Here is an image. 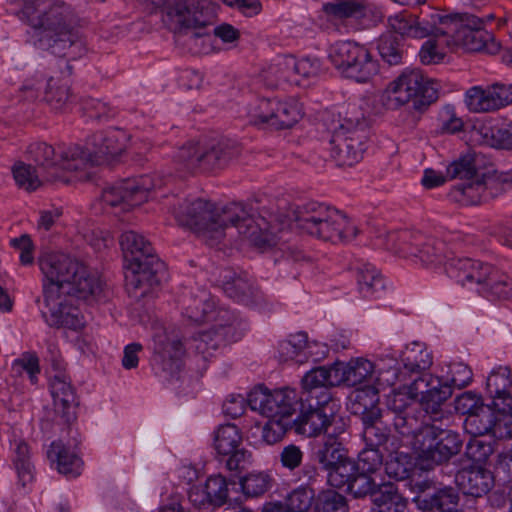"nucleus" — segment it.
<instances>
[{"label": "nucleus", "mask_w": 512, "mask_h": 512, "mask_svg": "<svg viewBox=\"0 0 512 512\" xmlns=\"http://www.w3.org/2000/svg\"><path fill=\"white\" fill-rule=\"evenodd\" d=\"M275 98H262L249 111L250 122L254 125H267L271 128Z\"/></svg>", "instance_id": "nucleus-58"}, {"label": "nucleus", "mask_w": 512, "mask_h": 512, "mask_svg": "<svg viewBox=\"0 0 512 512\" xmlns=\"http://www.w3.org/2000/svg\"><path fill=\"white\" fill-rule=\"evenodd\" d=\"M384 451L380 448L365 445L358 454V461L356 462L358 470L370 473L376 472L382 466Z\"/></svg>", "instance_id": "nucleus-57"}, {"label": "nucleus", "mask_w": 512, "mask_h": 512, "mask_svg": "<svg viewBox=\"0 0 512 512\" xmlns=\"http://www.w3.org/2000/svg\"><path fill=\"white\" fill-rule=\"evenodd\" d=\"M242 437L234 424L220 426L214 435V448L219 456L227 455L241 445Z\"/></svg>", "instance_id": "nucleus-42"}, {"label": "nucleus", "mask_w": 512, "mask_h": 512, "mask_svg": "<svg viewBox=\"0 0 512 512\" xmlns=\"http://www.w3.org/2000/svg\"><path fill=\"white\" fill-rule=\"evenodd\" d=\"M293 73L296 79H299V84H301V80L309 79L315 77L320 72V62L318 59L314 58H301L296 59L294 57V65H293Z\"/></svg>", "instance_id": "nucleus-64"}, {"label": "nucleus", "mask_w": 512, "mask_h": 512, "mask_svg": "<svg viewBox=\"0 0 512 512\" xmlns=\"http://www.w3.org/2000/svg\"><path fill=\"white\" fill-rule=\"evenodd\" d=\"M369 474L370 472L357 470L346 491L353 495L354 498H364L368 495L372 498V494L376 492L379 485L375 483Z\"/></svg>", "instance_id": "nucleus-52"}, {"label": "nucleus", "mask_w": 512, "mask_h": 512, "mask_svg": "<svg viewBox=\"0 0 512 512\" xmlns=\"http://www.w3.org/2000/svg\"><path fill=\"white\" fill-rule=\"evenodd\" d=\"M401 363L407 376L425 373L433 364L432 353L424 343L412 342L401 353Z\"/></svg>", "instance_id": "nucleus-30"}, {"label": "nucleus", "mask_w": 512, "mask_h": 512, "mask_svg": "<svg viewBox=\"0 0 512 512\" xmlns=\"http://www.w3.org/2000/svg\"><path fill=\"white\" fill-rule=\"evenodd\" d=\"M347 408L353 414L361 417L362 422L370 416L372 412L381 414L378 407L379 391L374 385H366L355 389L348 398Z\"/></svg>", "instance_id": "nucleus-28"}, {"label": "nucleus", "mask_w": 512, "mask_h": 512, "mask_svg": "<svg viewBox=\"0 0 512 512\" xmlns=\"http://www.w3.org/2000/svg\"><path fill=\"white\" fill-rule=\"evenodd\" d=\"M69 147L62 149L56 153L55 149L44 142H35L29 145L27 153L29 158L34 161L42 172L61 167L62 169L69 170L65 167L66 163L72 162L71 159H64L63 153L67 152Z\"/></svg>", "instance_id": "nucleus-35"}, {"label": "nucleus", "mask_w": 512, "mask_h": 512, "mask_svg": "<svg viewBox=\"0 0 512 512\" xmlns=\"http://www.w3.org/2000/svg\"><path fill=\"white\" fill-rule=\"evenodd\" d=\"M247 404L251 410L257 411L267 418H271V392L267 388L258 386L251 390L247 396Z\"/></svg>", "instance_id": "nucleus-56"}, {"label": "nucleus", "mask_w": 512, "mask_h": 512, "mask_svg": "<svg viewBox=\"0 0 512 512\" xmlns=\"http://www.w3.org/2000/svg\"><path fill=\"white\" fill-rule=\"evenodd\" d=\"M388 24L395 33L412 38H424L433 32V26L430 23L420 21L417 16L408 12L390 16Z\"/></svg>", "instance_id": "nucleus-34"}, {"label": "nucleus", "mask_w": 512, "mask_h": 512, "mask_svg": "<svg viewBox=\"0 0 512 512\" xmlns=\"http://www.w3.org/2000/svg\"><path fill=\"white\" fill-rule=\"evenodd\" d=\"M302 118V109L295 100L282 101L275 98L271 128L276 130L288 129Z\"/></svg>", "instance_id": "nucleus-39"}, {"label": "nucleus", "mask_w": 512, "mask_h": 512, "mask_svg": "<svg viewBox=\"0 0 512 512\" xmlns=\"http://www.w3.org/2000/svg\"><path fill=\"white\" fill-rule=\"evenodd\" d=\"M450 42V38L445 34L428 39L419 52L421 62L426 65L441 62L446 55L445 47L449 46Z\"/></svg>", "instance_id": "nucleus-46"}, {"label": "nucleus", "mask_w": 512, "mask_h": 512, "mask_svg": "<svg viewBox=\"0 0 512 512\" xmlns=\"http://www.w3.org/2000/svg\"><path fill=\"white\" fill-rule=\"evenodd\" d=\"M315 512H349L347 498L334 491L325 490L317 495L314 506Z\"/></svg>", "instance_id": "nucleus-49"}, {"label": "nucleus", "mask_w": 512, "mask_h": 512, "mask_svg": "<svg viewBox=\"0 0 512 512\" xmlns=\"http://www.w3.org/2000/svg\"><path fill=\"white\" fill-rule=\"evenodd\" d=\"M342 432V427L335 428V431L327 433V435L312 448V461L318 464L324 471L333 467V465L347 455L343 443L339 439V434Z\"/></svg>", "instance_id": "nucleus-23"}, {"label": "nucleus", "mask_w": 512, "mask_h": 512, "mask_svg": "<svg viewBox=\"0 0 512 512\" xmlns=\"http://www.w3.org/2000/svg\"><path fill=\"white\" fill-rule=\"evenodd\" d=\"M47 454L49 459L56 461L59 473L69 478H75L81 474L83 466L81 458L61 441L53 442Z\"/></svg>", "instance_id": "nucleus-33"}, {"label": "nucleus", "mask_w": 512, "mask_h": 512, "mask_svg": "<svg viewBox=\"0 0 512 512\" xmlns=\"http://www.w3.org/2000/svg\"><path fill=\"white\" fill-rule=\"evenodd\" d=\"M386 405L393 414V425L399 434L409 436L421 425L415 416L419 403L405 387L389 394Z\"/></svg>", "instance_id": "nucleus-17"}, {"label": "nucleus", "mask_w": 512, "mask_h": 512, "mask_svg": "<svg viewBox=\"0 0 512 512\" xmlns=\"http://www.w3.org/2000/svg\"><path fill=\"white\" fill-rule=\"evenodd\" d=\"M339 385L345 383L352 387H363L366 385H373L375 367L374 364L363 358L350 360L346 365L343 363H336Z\"/></svg>", "instance_id": "nucleus-25"}, {"label": "nucleus", "mask_w": 512, "mask_h": 512, "mask_svg": "<svg viewBox=\"0 0 512 512\" xmlns=\"http://www.w3.org/2000/svg\"><path fill=\"white\" fill-rule=\"evenodd\" d=\"M240 153V145L229 139L204 144L190 141L178 149L174 160L187 172H212L225 168Z\"/></svg>", "instance_id": "nucleus-8"}, {"label": "nucleus", "mask_w": 512, "mask_h": 512, "mask_svg": "<svg viewBox=\"0 0 512 512\" xmlns=\"http://www.w3.org/2000/svg\"><path fill=\"white\" fill-rule=\"evenodd\" d=\"M225 293L238 302L248 303L256 297L254 284L245 276H234L224 283Z\"/></svg>", "instance_id": "nucleus-48"}, {"label": "nucleus", "mask_w": 512, "mask_h": 512, "mask_svg": "<svg viewBox=\"0 0 512 512\" xmlns=\"http://www.w3.org/2000/svg\"><path fill=\"white\" fill-rule=\"evenodd\" d=\"M176 221L201 233L213 245L225 236V230L234 227L239 235L252 245L264 249L276 243V234L286 223L294 222L302 232L333 243L352 241L357 227L340 210L317 201L290 206L285 214L277 215L271 208H247L242 203H231L215 208L203 199L184 200L170 208Z\"/></svg>", "instance_id": "nucleus-1"}, {"label": "nucleus", "mask_w": 512, "mask_h": 512, "mask_svg": "<svg viewBox=\"0 0 512 512\" xmlns=\"http://www.w3.org/2000/svg\"><path fill=\"white\" fill-rule=\"evenodd\" d=\"M411 435L416 461L422 470L429 471L448 464L463 447V439L459 433L428 421L421 423Z\"/></svg>", "instance_id": "nucleus-6"}, {"label": "nucleus", "mask_w": 512, "mask_h": 512, "mask_svg": "<svg viewBox=\"0 0 512 512\" xmlns=\"http://www.w3.org/2000/svg\"><path fill=\"white\" fill-rule=\"evenodd\" d=\"M446 172L450 179L459 178L465 181L472 179L478 173L476 155L467 154L460 157L447 167Z\"/></svg>", "instance_id": "nucleus-50"}, {"label": "nucleus", "mask_w": 512, "mask_h": 512, "mask_svg": "<svg viewBox=\"0 0 512 512\" xmlns=\"http://www.w3.org/2000/svg\"><path fill=\"white\" fill-rule=\"evenodd\" d=\"M357 470L356 462L346 455L326 471L327 482L333 488L346 489Z\"/></svg>", "instance_id": "nucleus-41"}, {"label": "nucleus", "mask_w": 512, "mask_h": 512, "mask_svg": "<svg viewBox=\"0 0 512 512\" xmlns=\"http://www.w3.org/2000/svg\"><path fill=\"white\" fill-rule=\"evenodd\" d=\"M124 254L126 289L135 298L147 296L166 279V266L149 241L135 231H126L120 237Z\"/></svg>", "instance_id": "nucleus-5"}, {"label": "nucleus", "mask_w": 512, "mask_h": 512, "mask_svg": "<svg viewBox=\"0 0 512 512\" xmlns=\"http://www.w3.org/2000/svg\"><path fill=\"white\" fill-rule=\"evenodd\" d=\"M465 103L471 112H492L495 111L493 92L491 85L483 88L473 86L465 93Z\"/></svg>", "instance_id": "nucleus-44"}, {"label": "nucleus", "mask_w": 512, "mask_h": 512, "mask_svg": "<svg viewBox=\"0 0 512 512\" xmlns=\"http://www.w3.org/2000/svg\"><path fill=\"white\" fill-rule=\"evenodd\" d=\"M271 403V418L288 421V418L296 412L302 404V396H298L295 389L282 388L271 392Z\"/></svg>", "instance_id": "nucleus-37"}, {"label": "nucleus", "mask_w": 512, "mask_h": 512, "mask_svg": "<svg viewBox=\"0 0 512 512\" xmlns=\"http://www.w3.org/2000/svg\"><path fill=\"white\" fill-rule=\"evenodd\" d=\"M12 172L17 185L28 191L36 190L42 183L41 178L54 180L56 177V174L44 175L41 170L22 162L15 164Z\"/></svg>", "instance_id": "nucleus-40"}, {"label": "nucleus", "mask_w": 512, "mask_h": 512, "mask_svg": "<svg viewBox=\"0 0 512 512\" xmlns=\"http://www.w3.org/2000/svg\"><path fill=\"white\" fill-rule=\"evenodd\" d=\"M438 86L419 69H405L387 88L388 105L396 109L411 103L415 111L423 112L438 99Z\"/></svg>", "instance_id": "nucleus-9"}, {"label": "nucleus", "mask_w": 512, "mask_h": 512, "mask_svg": "<svg viewBox=\"0 0 512 512\" xmlns=\"http://www.w3.org/2000/svg\"><path fill=\"white\" fill-rule=\"evenodd\" d=\"M379 54L389 65H398L402 61L403 51L395 35H386L378 43Z\"/></svg>", "instance_id": "nucleus-54"}, {"label": "nucleus", "mask_w": 512, "mask_h": 512, "mask_svg": "<svg viewBox=\"0 0 512 512\" xmlns=\"http://www.w3.org/2000/svg\"><path fill=\"white\" fill-rule=\"evenodd\" d=\"M306 341L307 334L304 332L290 335L278 345L279 359L284 362L293 360L300 364V358L304 354Z\"/></svg>", "instance_id": "nucleus-47"}, {"label": "nucleus", "mask_w": 512, "mask_h": 512, "mask_svg": "<svg viewBox=\"0 0 512 512\" xmlns=\"http://www.w3.org/2000/svg\"><path fill=\"white\" fill-rule=\"evenodd\" d=\"M501 191L500 184L492 179L467 180L455 185L449 192L451 201L460 205H478L494 198Z\"/></svg>", "instance_id": "nucleus-18"}, {"label": "nucleus", "mask_w": 512, "mask_h": 512, "mask_svg": "<svg viewBox=\"0 0 512 512\" xmlns=\"http://www.w3.org/2000/svg\"><path fill=\"white\" fill-rule=\"evenodd\" d=\"M172 13L176 22L181 26L186 41L194 43V46L209 44L212 34L207 30L211 25L213 14L205 0H181L175 3Z\"/></svg>", "instance_id": "nucleus-13"}, {"label": "nucleus", "mask_w": 512, "mask_h": 512, "mask_svg": "<svg viewBox=\"0 0 512 512\" xmlns=\"http://www.w3.org/2000/svg\"><path fill=\"white\" fill-rule=\"evenodd\" d=\"M125 147V135L121 131L97 132L91 137L86 149L73 145L63 153L64 159L72 160V162L66 163L65 167L71 170H80L88 164H110L125 151Z\"/></svg>", "instance_id": "nucleus-10"}, {"label": "nucleus", "mask_w": 512, "mask_h": 512, "mask_svg": "<svg viewBox=\"0 0 512 512\" xmlns=\"http://www.w3.org/2000/svg\"><path fill=\"white\" fill-rule=\"evenodd\" d=\"M44 98L52 109L60 111L71 98L69 86L67 84L57 85L51 78L47 83Z\"/></svg>", "instance_id": "nucleus-55"}, {"label": "nucleus", "mask_w": 512, "mask_h": 512, "mask_svg": "<svg viewBox=\"0 0 512 512\" xmlns=\"http://www.w3.org/2000/svg\"><path fill=\"white\" fill-rule=\"evenodd\" d=\"M363 432L362 437L367 447L380 448L385 452L392 453L396 446L393 442H389L392 439L390 428L383 422L382 414L372 412L370 416L366 417V420L362 422Z\"/></svg>", "instance_id": "nucleus-26"}, {"label": "nucleus", "mask_w": 512, "mask_h": 512, "mask_svg": "<svg viewBox=\"0 0 512 512\" xmlns=\"http://www.w3.org/2000/svg\"><path fill=\"white\" fill-rule=\"evenodd\" d=\"M152 365L166 380L178 379L184 365L186 348L179 334L162 326L154 328Z\"/></svg>", "instance_id": "nucleus-12"}, {"label": "nucleus", "mask_w": 512, "mask_h": 512, "mask_svg": "<svg viewBox=\"0 0 512 512\" xmlns=\"http://www.w3.org/2000/svg\"><path fill=\"white\" fill-rule=\"evenodd\" d=\"M315 490L308 485H300L291 490L284 498V505L290 512H307L316 502Z\"/></svg>", "instance_id": "nucleus-43"}, {"label": "nucleus", "mask_w": 512, "mask_h": 512, "mask_svg": "<svg viewBox=\"0 0 512 512\" xmlns=\"http://www.w3.org/2000/svg\"><path fill=\"white\" fill-rule=\"evenodd\" d=\"M219 319L212 327L195 334L190 342L189 349H193L197 356L206 362L217 349L231 342L241 339L243 333L239 330V322L227 309L218 312Z\"/></svg>", "instance_id": "nucleus-14"}, {"label": "nucleus", "mask_w": 512, "mask_h": 512, "mask_svg": "<svg viewBox=\"0 0 512 512\" xmlns=\"http://www.w3.org/2000/svg\"><path fill=\"white\" fill-rule=\"evenodd\" d=\"M242 492L247 497H260L274 485V478L266 472H252L240 480Z\"/></svg>", "instance_id": "nucleus-45"}, {"label": "nucleus", "mask_w": 512, "mask_h": 512, "mask_svg": "<svg viewBox=\"0 0 512 512\" xmlns=\"http://www.w3.org/2000/svg\"><path fill=\"white\" fill-rule=\"evenodd\" d=\"M182 309L183 315L188 320L200 324L207 321H217L219 319L217 314L223 308L216 309L213 299L203 290L196 295L183 296Z\"/></svg>", "instance_id": "nucleus-24"}, {"label": "nucleus", "mask_w": 512, "mask_h": 512, "mask_svg": "<svg viewBox=\"0 0 512 512\" xmlns=\"http://www.w3.org/2000/svg\"><path fill=\"white\" fill-rule=\"evenodd\" d=\"M409 378L404 371L397 366H389L380 368L376 377H374L373 385L380 389L393 386L398 381H406Z\"/></svg>", "instance_id": "nucleus-62"}, {"label": "nucleus", "mask_w": 512, "mask_h": 512, "mask_svg": "<svg viewBox=\"0 0 512 512\" xmlns=\"http://www.w3.org/2000/svg\"><path fill=\"white\" fill-rule=\"evenodd\" d=\"M435 381L436 383L430 389H427L423 398H420L419 404L429 415L427 421H432L433 423L442 418L441 406L452 395V389L448 383H442L439 378Z\"/></svg>", "instance_id": "nucleus-36"}, {"label": "nucleus", "mask_w": 512, "mask_h": 512, "mask_svg": "<svg viewBox=\"0 0 512 512\" xmlns=\"http://www.w3.org/2000/svg\"><path fill=\"white\" fill-rule=\"evenodd\" d=\"M14 465L23 486L33 480V465L30 462L29 446L23 441L16 443Z\"/></svg>", "instance_id": "nucleus-51"}, {"label": "nucleus", "mask_w": 512, "mask_h": 512, "mask_svg": "<svg viewBox=\"0 0 512 512\" xmlns=\"http://www.w3.org/2000/svg\"><path fill=\"white\" fill-rule=\"evenodd\" d=\"M328 58L339 73L358 83H366L379 71L370 51L354 41H338L328 50Z\"/></svg>", "instance_id": "nucleus-11"}, {"label": "nucleus", "mask_w": 512, "mask_h": 512, "mask_svg": "<svg viewBox=\"0 0 512 512\" xmlns=\"http://www.w3.org/2000/svg\"><path fill=\"white\" fill-rule=\"evenodd\" d=\"M416 507L423 512H451L458 506L459 496L452 487H444L416 496L413 499Z\"/></svg>", "instance_id": "nucleus-27"}, {"label": "nucleus", "mask_w": 512, "mask_h": 512, "mask_svg": "<svg viewBox=\"0 0 512 512\" xmlns=\"http://www.w3.org/2000/svg\"><path fill=\"white\" fill-rule=\"evenodd\" d=\"M336 363L329 367L319 366L312 368L302 378V400H318L321 395H327L329 401H335L332 397L329 387L339 385Z\"/></svg>", "instance_id": "nucleus-20"}, {"label": "nucleus", "mask_w": 512, "mask_h": 512, "mask_svg": "<svg viewBox=\"0 0 512 512\" xmlns=\"http://www.w3.org/2000/svg\"><path fill=\"white\" fill-rule=\"evenodd\" d=\"M205 491L213 507L223 506L228 498V484L226 478L221 475L210 476L205 484Z\"/></svg>", "instance_id": "nucleus-53"}, {"label": "nucleus", "mask_w": 512, "mask_h": 512, "mask_svg": "<svg viewBox=\"0 0 512 512\" xmlns=\"http://www.w3.org/2000/svg\"><path fill=\"white\" fill-rule=\"evenodd\" d=\"M293 65V56H279L262 71L261 76L271 88L277 87L281 82L299 84V79L294 77Z\"/></svg>", "instance_id": "nucleus-38"}, {"label": "nucleus", "mask_w": 512, "mask_h": 512, "mask_svg": "<svg viewBox=\"0 0 512 512\" xmlns=\"http://www.w3.org/2000/svg\"><path fill=\"white\" fill-rule=\"evenodd\" d=\"M319 397L316 401L302 400L298 409L299 415L293 421L297 434L305 437H317L322 433L325 435L329 433L328 429L334 423L338 404L336 401H329L326 394Z\"/></svg>", "instance_id": "nucleus-16"}, {"label": "nucleus", "mask_w": 512, "mask_h": 512, "mask_svg": "<svg viewBox=\"0 0 512 512\" xmlns=\"http://www.w3.org/2000/svg\"><path fill=\"white\" fill-rule=\"evenodd\" d=\"M50 391L54 407L66 423L75 419V409L78 406L75 390L70 380L63 374H57L50 380Z\"/></svg>", "instance_id": "nucleus-22"}, {"label": "nucleus", "mask_w": 512, "mask_h": 512, "mask_svg": "<svg viewBox=\"0 0 512 512\" xmlns=\"http://www.w3.org/2000/svg\"><path fill=\"white\" fill-rule=\"evenodd\" d=\"M290 422L278 418H269L265 425L261 428L262 440L273 445L280 442L285 436Z\"/></svg>", "instance_id": "nucleus-59"}, {"label": "nucleus", "mask_w": 512, "mask_h": 512, "mask_svg": "<svg viewBox=\"0 0 512 512\" xmlns=\"http://www.w3.org/2000/svg\"><path fill=\"white\" fill-rule=\"evenodd\" d=\"M38 263L44 277V309L41 313L46 323L72 330L81 328L83 321L77 301L100 293L99 278L79 260L65 253H44Z\"/></svg>", "instance_id": "nucleus-3"}, {"label": "nucleus", "mask_w": 512, "mask_h": 512, "mask_svg": "<svg viewBox=\"0 0 512 512\" xmlns=\"http://www.w3.org/2000/svg\"><path fill=\"white\" fill-rule=\"evenodd\" d=\"M391 239L402 257L428 268L444 265L448 277L487 300L512 297V279L506 272L480 260L455 257L447 240L410 230L395 233Z\"/></svg>", "instance_id": "nucleus-2"}, {"label": "nucleus", "mask_w": 512, "mask_h": 512, "mask_svg": "<svg viewBox=\"0 0 512 512\" xmlns=\"http://www.w3.org/2000/svg\"><path fill=\"white\" fill-rule=\"evenodd\" d=\"M22 16L33 28L35 45L58 57L76 60L86 53V42L75 25V17L63 2L25 0Z\"/></svg>", "instance_id": "nucleus-4"}, {"label": "nucleus", "mask_w": 512, "mask_h": 512, "mask_svg": "<svg viewBox=\"0 0 512 512\" xmlns=\"http://www.w3.org/2000/svg\"><path fill=\"white\" fill-rule=\"evenodd\" d=\"M12 371L21 374L26 372L31 383H37V375L40 372L39 359L34 353H23L20 358L14 360L12 364Z\"/></svg>", "instance_id": "nucleus-61"}, {"label": "nucleus", "mask_w": 512, "mask_h": 512, "mask_svg": "<svg viewBox=\"0 0 512 512\" xmlns=\"http://www.w3.org/2000/svg\"><path fill=\"white\" fill-rule=\"evenodd\" d=\"M512 372L507 366L491 371L486 380V392L499 414L512 415Z\"/></svg>", "instance_id": "nucleus-19"}, {"label": "nucleus", "mask_w": 512, "mask_h": 512, "mask_svg": "<svg viewBox=\"0 0 512 512\" xmlns=\"http://www.w3.org/2000/svg\"><path fill=\"white\" fill-rule=\"evenodd\" d=\"M455 483L464 495L479 498L492 489L494 478L489 470L481 466H470L457 472Z\"/></svg>", "instance_id": "nucleus-21"}, {"label": "nucleus", "mask_w": 512, "mask_h": 512, "mask_svg": "<svg viewBox=\"0 0 512 512\" xmlns=\"http://www.w3.org/2000/svg\"><path fill=\"white\" fill-rule=\"evenodd\" d=\"M370 512H404L407 500L393 483H383L372 494Z\"/></svg>", "instance_id": "nucleus-31"}, {"label": "nucleus", "mask_w": 512, "mask_h": 512, "mask_svg": "<svg viewBox=\"0 0 512 512\" xmlns=\"http://www.w3.org/2000/svg\"><path fill=\"white\" fill-rule=\"evenodd\" d=\"M473 378L471 368L462 362H453L449 365L447 380L452 388L462 389L470 384Z\"/></svg>", "instance_id": "nucleus-60"}, {"label": "nucleus", "mask_w": 512, "mask_h": 512, "mask_svg": "<svg viewBox=\"0 0 512 512\" xmlns=\"http://www.w3.org/2000/svg\"><path fill=\"white\" fill-rule=\"evenodd\" d=\"M356 269L360 295L366 299L379 298L386 288V282L381 272L371 263H364Z\"/></svg>", "instance_id": "nucleus-32"}, {"label": "nucleus", "mask_w": 512, "mask_h": 512, "mask_svg": "<svg viewBox=\"0 0 512 512\" xmlns=\"http://www.w3.org/2000/svg\"><path fill=\"white\" fill-rule=\"evenodd\" d=\"M497 410L493 405H482L477 411L466 416L464 421L465 431L472 436L493 434L496 436L500 419L496 415Z\"/></svg>", "instance_id": "nucleus-29"}, {"label": "nucleus", "mask_w": 512, "mask_h": 512, "mask_svg": "<svg viewBox=\"0 0 512 512\" xmlns=\"http://www.w3.org/2000/svg\"><path fill=\"white\" fill-rule=\"evenodd\" d=\"M162 184V179L149 175L127 178L105 187L101 198L107 205L126 211L145 202L148 193Z\"/></svg>", "instance_id": "nucleus-15"}, {"label": "nucleus", "mask_w": 512, "mask_h": 512, "mask_svg": "<svg viewBox=\"0 0 512 512\" xmlns=\"http://www.w3.org/2000/svg\"><path fill=\"white\" fill-rule=\"evenodd\" d=\"M331 132V156L339 166L358 163L366 149L369 122L357 109L339 113L328 126Z\"/></svg>", "instance_id": "nucleus-7"}, {"label": "nucleus", "mask_w": 512, "mask_h": 512, "mask_svg": "<svg viewBox=\"0 0 512 512\" xmlns=\"http://www.w3.org/2000/svg\"><path fill=\"white\" fill-rule=\"evenodd\" d=\"M303 458V450L295 444L284 446L278 455L281 466L290 472L295 471L302 465Z\"/></svg>", "instance_id": "nucleus-63"}]
</instances>
